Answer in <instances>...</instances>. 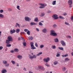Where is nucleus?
I'll return each instance as SVG.
<instances>
[{
  "mask_svg": "<svg viewBox=\"0 0 73 73\" xmlns=\"http://www.w3.org/2000/svg\"><path fill=\"white\" fill-rule=\"evenodd\" d=\"M50 35L52 36H57V34L55 33V31L54 30H51L50 31Z\"/></svg>",
  "mask_w": 73,
  "mask_h": 73,
  "instance_id": "nucleus-1",
  "label": "nucleus"
},
{
  "mask_svg": "<svg viewBox=\"0 0 73 73\" xmlns=\"http://www.w3.org/2000/svg\"><path fill=\"white\" fill-rule=\"evenodd\" d=\"M31 44V49H32L33 50V49H36V48L35 47V46H34V45L33 44H34V43H33V42H31L30 43Z\"/></svg>",
  "mask_w": 73,
  "mask_h": 73,
  "instance_id": "nucleus-2",
  "label": "nucleus"
},
{
  "mask_svg": "<svg viewBox=\"0 0 73 73\" xmlns=\"http://www.w3.org/2000/svg\"><path fill=\"white\" fill-rule=\"evenodd\" d=\"M39 5H40L41 6L39 7V8L40 9L44 8H45V7L46 6V4H42V3H39Z\"/></svg>",
  "mask_w": 73,
  "mask_h": 73,
  "instance_id": "nucleus-3",
  "label": "nucleus"
},
{
  "mask_svg": "<svg viewBox=\"0 0 73 73\" xmlns=\"http://www.w3.org/2000/svg\"><path fill=\"white\" fill-rule=\"evenodd\" d=\"M52 17L53 18L54 20H56V19H58V15L56 14L53 15L52 16Z\"/></svg>",
  "mask_w": 73,
  "mask_h": 73,
  "instance_id": "nucleus-4",
  "label": "nucleus"
},
{
  "mask_svg": "<svg viewBox=\"0 0 73 73\" xmlns=\"http://www.w3.org/2000/svg\"><path fill=\"white\" fill-rule=\"evenodd\" d=\"M25 20L27 21H29L31 20V19L28 17H26L25 18Z\"/></svg>",
  "mask_w": 73,
  "mask_h": 73,
  "instance_id": "nucleus-5",
  "label": "nucleus"
},
{
  "mask_svg": "<svg viewBox=\"0 0 73 73\" xmlns=\"http://www.w3.org/2000/svg\"><path fill=\"white\" fill-rule=\"evenodd\" d=\"M50 60V58H45L44 59V61L46 62H48V61H49Z\"/></svg>",
  "mask_w": 73,
  "mask_h": 73,
  "instance_id": "nucleus-6",
  "label": "nucleus"
},
{
  "mask_svg": "<svg viewBox=\"0 0 73 73\" xmlns=\"http://www.w3.org/2000/svg\"><path fill=\"white\" fill-rule=\"evenodd\" d=\"M7 39L10 41H12V37L11 36H8L7 38Z\"/></svg>",
  "mask_w": 73,
  "mask_h": 73,
  "instance_id": "nucleus-7",
  "label": "nucleus"
},
{
  "mask_svg": "<svg viewBox=\"0 0 73 73\" xmlns=\"http://www.w3.org/2000/svg\"><path fill=\"white\" fill-rule=\"evenodd\" d=\"M73 2L72 0H69L68 1V4L69 5H71L72 4Z\"/></svg>",
  "mask_w": 73,
  "mask_h": 73,
  "instance_id": "nucleus-8",
  "label": "nucleus"
},
{
  "mask_svg": "<svg viewBox=\"0 0 73 73\" xmlns=\"http://www.w3.org/2000/svg\"><path fill=\"white\" fill-rule=\"evenodd\" d=\"M42 32L43 33H47V32H48V31L46 29H44L42 30Z\"/></svg>",
  "mask_w": 73,
  "mask_h": 73,
  "instance_id": "nucleus-9",
  "label": "nucleus"
},
{
  "mask_svg": "<svg viewBox=\"0 0 73 73\" xmlns=\"http://www.w3.org/2000/svg\"><path fill=\"white\" fill-rule=\"evenodd\" d=\"M13 33H15V29L11 30L10 31V34H13Z\"/></svg>",
  "mask_w": 73,
  "mask_h": 73,
  "instance_id": "nucleus-10",
  "label": "nucleus"
},
{
  "mask_svg": "<svg viewBox=\"0 0 73 73\" xmlns=\"http://www.w3.org/2000/svg\"><path fill=\"white\" fill-rule=\"evenodd\" d=\"M17 57L20 60H21V58H23V57L22 56L20 55H18L17 56Z\"/></svg>",
  "mask_w": 73,
  "mask_h": 73,
  "instance_id": "nucleus-11",
  "label": "nucleus"
},
{
  "mask_svg": "<svg viewBox=\"0 0 73 73\" xmlns=\"http://www.w3.org/2000/svg\"><path fill=\"white\" fill-rule=\"evenodd\" d=\"M30 25L31 26H32L33 25H37V24L35 23V22H32L30 23Z\"/></svg>",
  "mask_w": 73,
  "mask_h": 73,
  "instance_id": "nucleus-12",
  "label": "nucleus"
},
{
  "mask_svg": "<svg viewBox=\"0 0 73 73\" xmlns=\"http://www.w3.org/2000/svg\"><path fill=\"white\" fill-rule=\"evenodd\" d=\"M7 70H2L1 71V73H7Z\"/></svg>",
  "mask_w": 73,
  "mask_h": 73,
  "instance_id": "nucleus-13",
  "label": "nucleus"
},
{
  "mask_svg": "<svg viewBox=\"0 0 73 73\" xmlns=\"http://www.w3.org/2000/svg\"><path fill=\"white\" fill-rule=\"evenodd\" d=\"M10 41H11L9 40H8V39L6 40V44H8L10 43Z\"/></svg>",
  "mask_w": 73,
  "mask_h": 73,
  "instance_id": "nucleus-14",
  "label": "nucleus"
},
{
  "mask_svg": "<svg viewBox=\"0 0 73 73\" xmlns=\"http://www.w3.org/2000/svg\"><path fill=\"white\" fill-rule=\"evenodd\" d=\"M52 4V5H56V1H53Z\"/></svg>",
  "mask_w": 73,
  "mask_h": 73,
  "instance_id": "nucleus-15",
  "label": "nucleus"
},
{
  "mask_svg": "<svg viewBox=\"0 0 73 73\" xmlns=\"http://www.w3.org/2000/svg\"><path fill=\"white\" fill-rule=\"evenodd\" d=\"M38 68L39 69H40L41 70H42L44 69V67L42 66H38Z\"/></svg>",
  "mask_w": 73,
  "mask_h": 73,
  "instance_id": "nucleus-16",
  "label": "nucleus"
},
{
  "mask_svg": "<svg viewBox=\"0 0 73 73\" xmlns=\"http://www.w3.org/2000/svg\"><path fill=\"white\" fill-rule=\"evenodd\" d=\"M54 40L56 42H58V39L57 38H55L54 39Z\"/></svg>",
  "mask_w": 73,
  "mask_h": 73,
  "instance_id": "nucleus-17",
  "label": "nucleus"
},
{
  "mask_svg": "<svg viewBox=\"0 0 73 73\" xmlns=\"http://www.w3.org/2000/svg\"><path fill=\"white\" fill-rule=\"evenodd\" d=\"M58 62L57 61H55L54 63L53 64L54 65H57V64H58Z\"/></svg>",
  "mask_w": 73,
  "mask_h": 73,
  "instance_id": "nucleus-18",
  "label": "nucleus"
},
{
  "mask_svg": "<svg viewBox=\"0 0 73 73\" xmlns=\"http://www.w3.org/2000/svg\"><path fill=\"white\" fill-rule=\"evenodd\" d=\"M28 38H29V39L30 40H33V38L32 36H29L28 37Z\"/></svg>",
  "mask_w": 73,
  "mask_h": 73,
  "instance_id": "nucleus-19",
  "label": "nucleus"
},
{
  "mask_svg": "<svg viewBox=\"0 0 73 73\" xmlns=\"http://www.w3.org/2000/svg\"><path fill=\"white\" fill-rule=\"evenodd\" d=\"M42 54V52H41L37 54L36 56H40V55H41V54Z\"/></svg>",
  "mask_w": 73,
  "mask_h": 73,
  "instance_id": "nucleus-20",
  "label": "nucleus"
},
{
  "mask_svg": "<svg viewBox=\"0 0 73 73\" xmlns=\"http://www.w3.org/2000/svg\"><path fill=\"white\" fill-rule=\"evenodd\" d=\"M58 48L59 49L61 50H64V48L62 47H58Z\"/></svg>",
  "mask_w": 73,
  "mask_h": 73,
  "instance_id": "nucleus-21",
  "label": "nucleus"
},
{
  "mask_svg": "<svg viewBox=\"0 0 73 73\" xmlns=\"http://www.w3.org/2000/svg\"><path fill=\"white\" fill-rule=\"evenodd\" d=\"M20 30L19 29H16V33H19L20 32Z\"/></svg>",
  "mask_w": 73,
  "mask_h": 73,
  "instance_id": "nucleus-22",
  "label": "nucleus"
},
{
  "mask_svg": "<svg viewBox=\"0 0 73 73\" xmlns=\"http://www.w3.org/2000/svg\"><path fill=\"white\" fill-rule=\"evenodd\" d=\"M14 51L16 52H19V49L17 48H15L14 50Z\"/></svg>",
  "mask_w": 73,
  "mask_h": 73,
  "instance_id": "nucleus-23",
  "label": "nucleus"
},
{
  "mask_svg": "<svg viewBox=\"0 0 73 73\" xmlns=\"http://www.w3.org/2000/svg\"><path fill=\"white\" fill-rule=\"evenodd\" d=\"M61 43L62 44V45L64 46V42L63 40H61Z\"/></svg>",
  "mask_w": 73,
  "mask_h": 73,
  "instance_id": "nucleus-24",
  "label": "nucleus"
},
{
  "mask_svg": "<svg viewBox=\"0 0 73 73\" xmlns=\"http://www.w3.org/2000/svg\"><path fill=\"white\" fill-rule=\"evenodd\" d=\"M11 62L13 65H15V64H16V62L15 61L13 60H12Z\"/></svg>",
  "mask_w": 73,
  "mask_h": 73,
  "instance_id": "nucleus-25",
  "label": "nucleus"
},
{
  "mask_svg": "<svg viewBox=\"0 0 73 73\" xmlns=\"http://www.w3.org/2000/svg\"><path fill=\"white\" fill-rule=\"evenodd\" d=\"M26 44H27V43H26V42H23V46H26Z\"/></svg>",
  "mask_w": 73,
  "mask_h": 73,
  "instance_id": "nucleus-26",
  "label": "nucleus"
},
{
  "mask_svg": "<svg viewBox=\"0 0 73 73\" xmlns=\"http://www.w3.org/2000/svg\"><path fill=\"white\" fill-rule=\"evenodd\" d=\"M65 61H69L70 60V59L68 58H66L65 59Z\"/></svg>",
  "mask_w": 73,
  "mask_h": 73,
  "instance_id": "nucleus-27",
  "label": "nucleus"
},
{
  "mask_svg": "<svg viewBox=\"0 0 73 73\" xmlns=\"http://www.w3.org/2000/svg\"><path fill=\"white\" fill-rule=\"evenodd\" d=\"M11 46V44H6V46L7 47H10Z\"/></svg>",
  "mask_w": 73,
  "mask_h": 73,
  "instance_id": "nucleus-28",
  "label": "nucleus"
},
{
  "mask_svg": "<svg viewBox=\"0 0 73 73\" xmlns=\"http://www.w3.org/2000/svg\"><path fill=\"white\" fill-rule=\"evenodd\" d=\"M38 18H37V17L35 18V19L34 20V21H36V22H37V21H38Z\"/></svg>",
  "mask_w": 73,
  "mask_h": 73,
  "instance_id": "nucleus-29",
  "label": "nucleus"
},
{
  "mask_svg": "<svg viewBox=\"0 0 73 73\" xmlns=\"http://www.w3.org/2000/svg\"><path fill=\"white\" fill-rule=\"evenodd\" d=\"M4 17V15L2 14H0V18H3Z\"/></svg>",
  "mask_w": 73,
  "mask_h": 73,
  "instance_id": "nucleus-30",
  "label": "nucleus"
},
{
  "mask_svg": "<svg viewBox=\"0 0 73 73\" xmlns=\"http://www.w3.org/2000/svg\"><path fill=\"white\" fill-rule=\"evenodd\" d=\"M3 63L4 64H7V62L6 60H4L3 61Z\"/></svg>",
  "mask_w": 73,
  "mask_h": 73,
  "instance_id": "nucleus-31",
  "label": "nucleus"
},
{
  "mask_svg": "<svg viewBox=\"0 0 73 73\" xmlns=\"http://www.w3.org/2000/svg\"><path fill=\"white\" fill-rule=\"evenodd\" d=\"M44 45H41L40 46V48H44Z\"/></svg>",
  "mask_w": 73,
  "mask_h": 73,
  "instance_id": "nucleus-32",
  "label": "nucleus"
},
{
  "mask_svg": "<svg viewBox=\"0 0 73 73\" xmlns=\"http://www.w3.org/2000/svg\"><path fill=\"white\" fill-rule=\"evenodd\" d=\"M56 46H52L51 48H52L53 49H56Z\"/></svg>",
  "mask_w": 73,
  "mask_h": 73,
  "instance_id": "nucleus-33",
  "label": "nucleus"
},
{
  "mask_svg": "<svg viewBox=\"0 0 73 73\" xmlns=\"http://www.w3.org/2000/svg\"><path fill=\"white\" fill-rule=\"evenodd\" d=\"M39 25H40V26H42V25H43V24L41 23V22H40L39 23Z\"/></svg>",
  "mask_w": 73,
  "mask_h": 73,
  "instance_id": "nucleus-34",
  "label": "nucleus"
},
{
  "mask_svg": "<svg viewBox=\"0 0 73 73\" xmlns=\"http://www.w3.org/2000/svg\"><path fill=\"white\" fill-rule=\"evenodd\" d=\"M17 9H19V10H20V6H17Z\"/></svg>",
  "mask_w": 73,
  "mask_h": 73,
  "instance_id": "nucleus-35",
  "label": "nucleus"
},
{
  "mask_svg": "<svg viewBox=\"0 0 73 73\" xmlns=\"http://www.w3.org/2000/svg\"><path fill=\"white\" fill-rule=\"evenodd\" d=\"M60 54L59 53H57L56 55V57H60Z\"/></svg>",
  "mask_w": 73,
  "mask_h": 73,
  "instance_id": "nucleus-36",
  "label": "nucleus"
},
{
  "mask_svg": "<svg viewBox=\"0 0 73 73\" xmlns=\"http://www.w3.org/2000/svg\"><path fill=\"white\" fill-rule=\"evenodd\" d=\"M32 57L33 58H36V56L35 55H33Z\"/></svg>",
  "mask_w": 73,
  "mask_h": 73,
  "instance_id": "nucleus-37",
  "label": "nucleus"
},
{
  "mask_svg": "<svg viewBox=\"0 0 73 73\" xmlns=\"http://www.w3.org/2000/svg\"><path fill=\"white\" fill-rule=\"evenodd\" d=\"M45 15V13H41V16H44Z\"/></svg>",
  "mask_w": 73,
  "mask_h": 73,
  "instance_id": "nucleus-38",
  "label": "nucleus"
},
{
  "mask_svg": "<svg viewBox=\"0 0 73 73\" xmlns=\"http://www.w3.org/2000/svg\"><path fill=\"white\" fill-rule=\"evenodd\" d=\"M8 10L9 11H12V9L11 8H9L8 9Z\"/></svg>",
  "mask_w": 73,
  "mask_h": 73,
  "instance_id": "nucleus-39",
  "label": "nucleus"
},
{
  "mask_svg": "<svg viewBox=\"0 0 73 73\" xmlns=\"http://www.w3.org/2000/svg\"><path fill=\"white\" fill-rule=\"evenodd\" d=\"M29 31V30L27 29H25L24 30V31H25V32H28Z\"/></svg>",
  "mask_w": 73,
  "mask_h": 73,
  "instance_id": "nucleus-40",
  "label": "nucleus"
},
{
  "mask_svg": "<svg viewBox=\"0 0 73 73\" xmlns=\"http://www.w3.org/2000/svg\"><path fill=\"white\" fill-rule=\"evenodd\" d=\"M53 27L54 28L57 27V25L56 24L54 25H53Z\"/></svg>",
  "mask_w": 73,
  "mask_h": 73,
  "instance_id": "nucleus-41",
  "label": "nucleus"
},
{
  "mask_svg": "<svg viewBox=\"0 0 73 73\" xmlns=\"http://www.w3.org/2000/svg\"><path fill=\"white\" fill-rule=\"evenodd\" d=\"M27 35H30V31H27Z\"/></svg>",
  "mask_w": 73,
  "mask_h": 73,
  "instance_id": "nucleus-42",
  "label": "nucleus"
},
{
  "mask_svg": "<svg viewBox=\"0 0 73 73\" xmlns=\"http://www.w3.org/2000/svg\"><path fill=\"white\" fill-rule=\"evenodd\" d=\"M3 12H4V10H0V13H3Z\"/></svg>",
  "mask_w": 73,
  "mask_h": 73,
  "instance_id": "nucleus-43",
  "label": "nucleus"
},
{
  "mask_svg": "<svg viewBox=\"0 0 73 73\" xmlns=\"http://www.w3.org/2000/svg\"><path fill=\"white\" fill-rule=\"evenodd\" d=\"M65 24H66V25H70L69 24V23H67V22H65Z\"/></svg>",
  "mask_w": 73,
  "mask_h": 73,
  "instance_id": "nucleus-44",
  "label": "nucleus"
},
{
  "mask_svg": "<svg viewBox=\"0 0 73 73\" xmlns=\"http://www.w3.org/2000/svg\"><path fill=\"white\" fill-rule=\"evenodd\" d=\"M29 58L30 59H31V60H32L33 58L32 56H30L29 57Z\"/></svg>",
  "mask_w": 73,
  "mask_h": 73,
  "instance_id": "nucleus-45",
  "label": "nucleus"
},
{
  "mask_svg": "<svg viewBox=\"0 0 73 73\" xmlns=\"http://www.w3.org/2000/svg\"><path fill=\"white\" fill-rule=\"evenodd\" d=\"M67 38H71V36H67Z\"/></svg>",
  "mask_w": 73,
  "mask_h": 73,
  "instance_id": "nucleus-46",
  "label": "nucleus"
},
{
  "mask_svg": "<svg viewBox=\"0 0 73 73\" xmlns=\"http://www.w3.org/2000/svg\"><path fill=\"white\" fill-rule=\"evenodd\" d=\"M64 57H67V56H68V54H67L64 55Z\"/></svg>",
  "mask_w": 73,
  "mask_h": 73,
  "instance_id": "nucleus-47",
  "label": "nucleus"
},
{
  "mask_svg": "<svg viewBox=\"0 0 73 73\" xmlns=\"http://www.w3.org/2000/svg\"><path fill=\"white\" fill-rule=\"evenodd\" d=\"M35 46L36 47H38V45H37V43H35Z\"/></svg>",
  "mask_w": 73,
  "mask_h": 73,
  "instance_id": "nucleus-48",
  "label": "nucleus"
},
{
  "mask_svg": "<svg viewBox=\"0 0 73 73\" xmlns=\"http://www.w3.org/2000/svg\"><path fill=\"white\" fill-rule=\"evenodd\" d=\"M46 66H49V65L48 64V63H46L45 64Z\"/></svg>",
  "mask_w": 73,
  "mask_h": 73,
  "instance_id": "nucleus-49",
  "label": "nucleus"
},
{
  "mask_svg": "<svg viewBox=\"0 0 73 73\" xmlns=\"http://www.w3.org/2000/svg\"><path fill=\"white\" fill-rule=\"evenodd\" d=\"M59 18H60V19H64V18L63 17H62L61 16H59Z\"/></svg>",
  "mask_w": 73,
  "mask_h": 73,
  "instance_id": "nucleus-50",
  "label": "nucleus"
},
{
  "mask_svg": "<svg viewBox=\"0 0 73 73\" xmlns=\"http://www.w3.org/2000/svg\"><path fill=\"white\" fill-rule=\"evenodd\" d=\"M36 31H37V32H39V29L38 28H36Z\"/></svg>",
  "mask_w": 73,
  "mask_h": 73,
  "instance_id": "nucleus-51",
  "label": "nucleus"
},
{
  "mask_svg": "<svg viewBox=\"0 0 73 73\" xmlns=\"http://www.w3.org/2000/svg\"><path fill=\"white\" fill-rule=\"evenodd\" d=\"M3 47L2 46H0V50H1V49H3Z\"/></svg>",
  "mask_w": 73,
  "mask_h": 73,
  "instance_id": "nucleus-52",
  "label": "nucleus"
},
{
  "mask_svg": "<svg viewBox=\"0 0 73 73\" xmlns=\"http://www.w3.org/2000/svg\"><path fill=\"white\" fill-rule=\"evenodd\" d=\"M16 25L18 26V27H20V25L18 24L17 23H16Z\"/></svg>",
  "mask_w": 73,
  "mask_h": 73,
  "instance_id": "nucleus-53",
  "label": "nucleus"
},
{
  "mask_svg": "<svg viewBox=\"0 0 73 73\" xmlns=\"http://www.w3.org/2000/svg\"><path fill=\"white\" fill-rule=\"evenodd\" d=\"M6 66H9V64H6Z\"/></svg>",
  "mask_w": 73,
  "mask_h": 73,
  "instance_id": "nucleus-54",
  "label": "nucleus"
},
{
  "mask_svg": "<svg viewBox=\"0 0 73 73\" xmlns=\"http://www.w3.org/2000/svg\"><path fill=\"white\" fill-rule=\"evenodd\" d=\"M62 71H63V72H64V67H62Z\"/></svg>",
  "mask_w": 73,
  "mask_h": 73,
  "instance_id": "nucleus-55",
  "label": "nucleus"
},
{
  "mask_svg": "<svg viewBox=\"0 0 73 73\" xmlns=\"http://www.w3.org/2000/svg\"><path fill=\"white\" fill-rule=\"evenodd\" d=\"M67 15V13H64V16H66V15Z\"/></svg>",
  "mask_w": 73,
  "mask_h": 73,
  "instance_id": "nucleus-56",
  "label": "nucleus"
},
{
  "mask_svg": "<svg viewBox=\"0 0 73 73\" xmlns=\"http://www.w3.org/2000/svg\"><path fill=\"white\" fill-rule=\"evenodd\" d=\"M10 52H11V53H13L14 52V51L13 50H12L10 51Z\"/></svg>",
  "mask_w": 73,
  "mask_h": 73,
  "instance_id": "nucleus-57",
  "label": "nucleus"
},
{
  "mask_svg": "<svg viewBox=\"0 0 73 73\" xmlns=\"http://www.w3.org/2000/svg\"><path fill=\"white\" fill-rule=\"evenodd\" d=\"M71 20H73V17H72L71 18Z\"/></svg>",
  "mask_w": 73,
  "mask_h": 73,
  "instance_id": "nucleus-58",
  "label": "nucleus"
},
{
  "mask_svg": "<svg viewBox=\"0 0 73 73\" xmlns=\"http://www.w3.org/2000/svg\"><path fill=\"white\" fill-rule=\"evenodd\" d=\"M23 70H25V71H26L27 70L26 69V68H24V69H23Z\"/></svg>",
  "mask_w": 73,
  "mask_h": 73,
  "instance_id": "nucleus-59",
  "label": "nucleus"
},
{
  "mask_svg": "<svg viewBox=\"0 0 73 73\" xmlns=\"http://www.w3.org/2000/svg\"><path fill=\"white\" fill-rule=\"evenodd\" d=\"M22 33H24L22 32L20 34L21 35H22Z\"/></svg>",
  "mask_w": 73,
  "mask_h": 73,
  "instance_id": "nucleus-60",
  "label": "nucleus"
},
{
  "mask_svg": "<svg viewBox=\"0 0 73 73\" xmlns=\"http://www.w3.org/2000/svg\"><path fill=\"white\" fill-rule=\"evenodd\" d=\"M1 32L0 31V36H1Z\"/></svg>",
  "mask_w": 73,
  "mask_h": 73,
  "instance_id": "nucleus-61",
  "label": "nucleus"
},
{
  "mask_svg": "<svg viewBox=\"0 0 73 73\" xmlns=\"http://www.w3.org/2000/svg\"><path fill=\"white\" fill-rule=\"evenodd\" d=\"M71 54L73 56V52H72L71 53Z\"/></svg>",
  "mask_w": 73,
  "mask_h": 73,
  "instance_id": "nucleus-62",
  "label": "nucleus"
},
{
  "mask_svg": "<svg viewBox=\"0 0 73 73\" xmlns=\"http://www.w3.org/2000/svg\"><path fill=\"white\" fill-rule=\"evenodd\" d=\"M72 7V5H70L69 6V7L70 8H71V7Z\"/></svg>",
  "mask_w": 73,
  "mask_h": 73,
  "instance_id": "nucleus-63",
  "label": "nucleus"
},
{
  "mask_svg": "<svg viewBox=\"0 0 73 73\" xmlns=\"http://www.w3.org/2000/svg\"><path fill=\"white\" fill-rule=\"evenodd\" d=\"M65 73H68V71H66L65 72Z\"/></svg>",
  "mask_w": 73,
  "mask_h": 73,
  "instance_id": "nucleus-64",
  "label": "nucleus"
}]
</instances>
